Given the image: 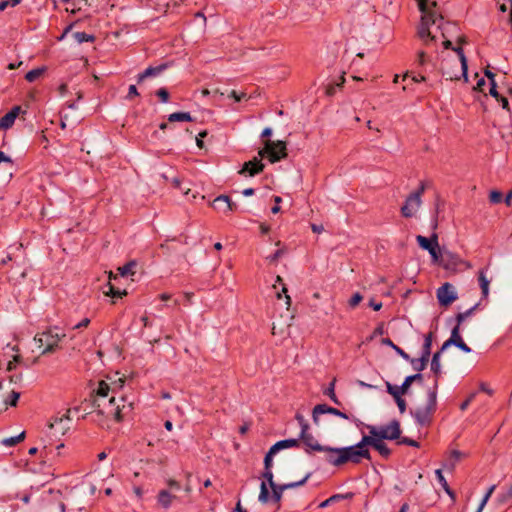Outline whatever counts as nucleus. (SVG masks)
<instances>
[{
    "label": "nucleus",
    "mask_w": 512,
    "mask_h": 512,
    "mask_svg": "<svg viewBox=\"0 0 512 512\" xmlns=\"http://www.w3.org/2000/svg\"><path fill=\"white\" fill-rule=\"evenodd\" d=\"M363 443H366L367 447L368 446L373 447L384 458H388L391 454V450L385 444L384 440H380L379 438H375V437L369 436V435H364Z\"/></svg>",
    "instance_id": "nucleus-19"
},
{
    "label": "nucleus",
    "mask_w": 512,
    "mask_h": 512,
    "mask_svg": "<svg viewBox=\"0 0 512 512\" xmlns=\"http://www.w3.org/2000/svg\"><path fill=\"white\" fill-rule=\"evenodd\" d=\"M73 23L66 25V35H69L70 38L76 44H81L83 42H94L95 36L92 34H87L85 32H75L72 31Z\"/></svg>",
    "instance_id": "nucleus-23"
},
{
    "label": "nucleus",
    "mask_w": 512,
    "mask_h": 512,
    "mask_svg": "<svg viewBox=\"0 0 512 512\" xmlns=\"http://www.w3.org/2000/svg\"><path fill=\"white\" fill-rule=\"evenodd\" d=\"M310 477V474L308 473L303 479H301L300 481H296V482H291V483H286V484H281L284 488V490H287V489H292V488H296V487H299V486H302L306 483V481L309 479Z\"/></svg>",
    "instance_id": "nucleus-46"
},
{
    "label": "nucleus",
    "mask_w": 512,
    "mask_h": 512,
    "mask_svg": "<svg viewBox=\"0 0 512 512\" xmlns=\"http://www.w3.org/2000/svg\"><path fill=\"white\" fill-rule=\"evenodd\" d=\"M452 49L455 52V55L443 60L441 67L442 74L447 80L453 81L464 78V80L467 81L468 67L463 49L461 47H453Z\"/></svg>",
    "instance_id": "nucleus-3"
},
{
    "label": "nucleus",
    "mask_w": 512,
    "mask_h": 512,
    "mask_svg": "<svg viewBox=\"0 0 512 512\" xmlns=\"http://www.w3.org/2000/svg\"><path fill=\"white\" fill-rule=\"evenodd\" d=\"M156 95L160 98L161 102L167 103L169 101V92L166 88H160L156 91Z\"/></svg>",
    "instance_id": "nucleus-51"
},
{
    "label": "nucleus",
    "mask_w": 512,
    "mask_h": 512,
    "mask_svg": "<svg viewBox=\"0 0 512 512\" xmlns=\"http://www.w3.org/2000/svg\"><path fill=\"white\" fill-rule=\"evenodd\" d=\"M489 200L492 204H498L502 201V193L497 190H492L489 194Z\"/></svg>",
    "instance_id": "nucleus-49"
},
{
    "label": "nucleus",
    "mask_w": 512,
    "mask_h": 512,
    "mask_svg": "<svg viewBox=\"0 0 512 512\" xmlns=\"http://www.w3.org/2000/svg\"><path fill=\"white\" fill-rule=\"evenodd\" d=\"M110 387L105 381H100L98 387L94 390L93 396H109Z\"/></svg>",
    "instance_id": "nucleus-39"
},
{
    "label": "nucleus",
    "mask_w": 512,
    "mask_h": 512,
    "mask_svg": "<svg viewBox=\"0 0 512 512\" xmlns=\"http://www.w3.org/2000/svg\"><path fill=\"white\" fill-rule=\"evenodd\" d=\"M437 299L441 306H449L457 299V293L452 284L446 282L437 289Z\"/></svg>",
    "instance_id": "nucleus-11"
},
{
    "label": "nucleus",
    "mask_w": 512,
    "mask_h": 512,
    "mask_svg": "<svg viewBox=\"0 0 512 512\" xmlns=\"http://www.w3.org/2000/svg\"><path fill=\"white\" fill-rule=\"evenodd\" d=\"M166 69V65H159L155 67H148L144 70V72L140 73L137 76V82L141 83L144 79L148 77H156L160 75Z\"/></svg>",
    "instance_id": "nucleus-28"
},
{
    "label": "nucleus",
    "mask_w": 512,
    "mask_h": 512,
    "mask_svg": "<svg viewBox=\"0 0 512 512\" xmlns=\"http://www.w3.org/2000/svg\"><path fill=\"white\" fill-rule=\"evenodd\" d=\"M497 101L501 104L503 109H506L509 111V102H508L507 98L501 96Z\"/></svg>",
    "instance_id": "nucleus-64"
},
{
    "label": "nucleus",
    "mask_w": 512,
    "mask_h": 512,
    "mask_svg": "<svg viewBox=\"0 0 512 512\" xmlns=\"http://www.w3.org/2000/svg\"><path fill=\"white\" fill-rule=\"evenodd\" d=\"M107 295H110L112 297H121L123 294H126V292H121L120 290L114 289L112 285H109V291L106 293Z\"/></svg>",
    "instance_id": "nucleus-58"
},
{
    "label": "nucleus",
    "mask_w": 512,
    "mask_h": 512,
    "mask_svg": "<svg viewBox=\"0 0 512 512\" xmlns=\"http://www.w3.org/2000/svg\"><path fill=\"white\" fill-rule=\"evenodd\" d=\"M122 405L116 404L115 396H93L92 404L98 410L99 414L113 417L117 422L122 421L125 416L131 412L132 404L125 403L124 398H120Z\"/></svg>",
    "instance_id": "nucleus-2"
},
{
    "label": "nucleus",
    "mask_w": 512,
    "mask_h": 512,
    "mask_svg": "<svg viewBox=\"0 0 512 512\" xmlns=\"http://www.w3.org/2000/svg\"><path fill=\"white\" fill-rule=\"evenodd\" d=\"M0 163H6L10 166L13 165L12 159L2 151H0Z\"/></svg>",
    "instance_id": "nucleus-60"
},
{
    "label": "nucleus",
    "mask_w": 512,
    "mask_h": 512,
    "mask_svg": "<svg viewBox=\"0 0 512 512\" xmlns=\"http://www.w3.org/2000/svg\"><path fill=\"white\" fill-rule=\"evenodd\" d=\"M323 414H333L335 416L341 417L343 419H349L348 415L336 408L330 407L326 404H318L313 408V421L316 425L319 423V416Z\"/></svg>",
    "instance_id": "nucleus-17"
},
{
    "label": "nucleus",
    "mask_w": 512,
    "mask_h": 512,
    "mask_svg": "<svg viewBox=\"0 0 512 512\" xmlns=\"http://www.w3.org/2000/svg\"><path fill=\"white\" fill-rule=\"evenodd\" d=\"M334 403H338L336 394L334 392V381L330 384L329 388L325 392Z\"/></svg>",
    "instance_id": "nucleus-55"
},
{
    "label": "nucleus",
    "mask_w": 512,
    "mask_h": 512,
    "mask_svg": "<svg viewBox=\"0 0 512 512\" xmlns=\"http://www.w3.org/2000/svg\"><path fill=\"white\" fill-rule=\"evenodd\" d=\"M297 446H299V439L291 438V439H285V440L278 441L271 447H272L273 452H279L282 449L292 448V447H297Z\"/></svg>",
    "instance_id": "nucleus-29"
},
{
    "label": "nucleus",
    "mask_w": 512,
    "mask_h": 512,
    "mask_svg": "<svg viewBox=\"0 0 512 512\" xmlns=\"http://www.w3.org/2000/svg\"><path fill=\"white\" fill-rule=\"evenodd\" d=\"M300 439L303 441L306 452L315 451V452H324L325 456L329 454L330 446H323L319 444V442L314 438V436L309 433V430H301Z\"/></svg>",
    "instance_id": "nucleus-12"
},
{
    "label": "nucleus",
    "mask_w": 512,
    "mask_h": 512,
    "mask_svg": "<svg viewBox=\"0 0 512 512\" xmlns=\"http://www.w3.org/2000/svg\"><path fill=\"white\" fill-rule=\"evenodd\" d=\"M212 207L223 214H228L237 210V204L232 202L231 199L226 195H220L216 197L212 202Z\"/></svg>",
    "instance_id": "nucleus-18"
},
{
    "label": "nucleus",
    "mask_w": 512,
    "mask_h": 512,
    "mask_svg": "<svg viewBox=\"0 0 512 512\" xmlns=\"http://www.w3.org/2000/svg\"><path fill=\"white\" fill-rule=\"evenodd\" d=\"M135 266L136 265L134 262H129V263L125 264L124 266L120 267L119 272L122 276L132 275V274H134L133 269Z\"/></svg>",
    "instance_id": "nucleus-45"
},
{
    "label": "nucleus",
    "mask_w": 512,
    "mask_h": 512,
    "mask_svg": "<svg viewBox=\"0 0 512 512\" xmlns=\"http://www.w3.org/2000/svg\"><path fill=\"white\" fill-rule=\"evenodd\" d=\"M479 388H480V390L482 392H485L488 395H492L493 394V390L491 388H489V386L486 383H481Z\"/></svg>",
    "instance_id": "nucleus-63"
},
{
    "label": "nucleus",
    "mask_w": 512,
    "mask_h": 512,
    "mask_svg": "<svg viewBox=\"0 0 512 512\" xmlns=\"http://www.w3.org/2000/svg\"><path fill=\"white\" fill-rule=\"evenodd\" d=\"M193 118L189 112H175L168 116L169 122H190Z\"/></svg>",
    "instance_id": "nucleus-34"
},
{
    "label": "nucleus",
    "mask_w": 512,
    "mask_h": 512,
    "mask_svg": "<svg viewBox=\"0 0 512 512\" xmlns=\"http://www.w3.org/2000/svg\"><path fill=\"white\" fill-rule=\"evenodd\" d=\"M416 241L418 245L426 251H430L434 247L438 246V236L437 234H432L430 238L424 237L422 235H418L416 237Z\"/></svg>",
    "instance_id": "nucleus-27"
},
{
    "label": "nucleus",
    "mask_w": 512,
    "mask_h": 512,
    "mask_svg": "<svg viewBox=\"0 0 512 512\" xmlns=\"http://www.w3.org/2000/svg\"><path fill=\"white\" fill-rule=\"evenodd\" d=\"M20 111V106H14L8 113H6L0 119V130H7L11 128L14 125L16 118L20 114Z\"/></svg>",
    "instance_id": "nucleus-24"
},
{
    "label": "nucleus",
    "mask_w": 512,
    "mask_h": 512,
    "mask_svg": "<svg viewBox=\"0 0 512 512\" xmlns=\"http://www.w3.org/2000/svg\"><path fill=\"white\" fill-rule=\"evenodd\" d=\"M287 292H288V290H287L286 286L283 285L281 292L276 293V297H277V299H281L282 295L284 294L286 306H287V308H289L291 305V298L287 294Z\"/></svg>",
    "instance_id": "nucleus-50"
},
{
    "label": "nucleus",
    "mask_w": 512,
    "mask_h": 512,
    "mask_svg": "<svg viewBox=\"0 0 512 512\" xmlns=\"http://www.w3.org/2000/svg\"><path fill=\"white\" fill-rule=\"evenodd\" d=\"M287 252V249L285 247H282V248H279L275 251V253H273L272 255L268 256L266 259L271 262V263H275L278 261V259L280 257H282L283 255H285Z\"/></svg>",
    "instance_id": "nucleus-44"
},
{
    "label": "nucleus",
    "mask_w": 512,
    "mask_h": 512,
    "mask_svg": "<svg viewBox=\"0 0 512 512\" xmlns=\"http://www.w3.org/2000/svg\"><path fill=\"white\" fill-rule=\"evenodd\" d=\"M451 345H454V346L458 347L459 349H461L465 353L471 352L470 347H468L467 344L463 341V339H462V337L460 335V328L458 326H455L452 329L451 336H450L449 339H447L443 343V345L441 347V351H445Z\"/></svg>",
    "instance_id": "nucleus-14"
},
{
    "label": "nucleus",
    "mask_w": 512,
    "mask_h": 512,
    "mask_svg": "<svg viewBox=\"0 0 512 512\" xmlns=\"http://www.w3.org/2000/svg\"><path fill=\"white\" fill-rule=\"evenodd\" d=\"M262 477L266 481L261 482L258 500L262 504H266L270 500V494L268 491L267 483L270 487L274 486L276 483L274 482V474H273L272 470H264Z\"/></svg>",
    "instance_id": "nucleus-15"
},
{
    "label": "nucleus",
    "mask_w": 512,
    "mask_h": 512,
    "mask_svg": "<svg viewBox=\"0 0 512 512\" xmlns=\"http://www.w3.org/2000/svg\"><path fill=\"white\" fill-rule=\"evenodd\" d=\"M395 400L400 413H404L406 411V401L402 398V395L397 393H389Z\"/></svg>",
    "instance_id": "nucleus-42"
},
{
    "label": "nucleus",
    "mask_w": 512,
    "mask_h": 512,
    "mask_svg": "<svg viewBox=\"0 0 512 512\" xmlns=\"http://www.w3.org/2000/svg\"><path fill=\"white\" fill-rule=\"evenodd\" d=\"M25 431H22L19 435L4 438L1 440V444L6 447H13L25 439Z\"/></svg>",
    "instance_id": "nucleus-35"
},
{
    "label": "nucleus",
    "mask_w": 512,
    "mask_h": 512,
    "mask_svg": "<svg viewBox=\"0 0 512 512\" xmlns=\"http://www.w3.org/2000/svg\"><path fill=\"white\" fill-rule=\"evenodd\" d=\"M418 8L421 11V21L417 28V35H419L426 43L434 40L437 35L429 29L430 21L436 24L438 15L433 10L437 7L435 0H417Z\"/></svg>",
    "instance_id": "nucleus-4"
},
{
    "label": "nucleus",
    "mask_w": 512,
    "mask_h": 512,
    "mask_svg": "<svg viewBox=\"0 0 512 512\" xmlns=\"http://www.w3.org/2000/svg\"><path fill=\"white\" fill-rule=\"evenodd\" d=\"M475 396H476V393L470 394L469 397L460 405V409L462 411H465L468 408V406L470 405V403L473 401Z\"/></svg>",
    "instance_id": "nucleus-57"
},
{
    "label": "nucleus",
    "mask_w": 512,
    "mask_h": 512,
    "mask_svg": "<svg viewBox=\"0 0 512 512\" xmlns=\"http://www.w3.org/2000/svg\"><path fill=\"white\" fill-rule=\"evenodd\" d=\"M363 297L360 293H355L349 300V306L351 308H355L361 301Z\"/></svg>",
    "instance_id": "nucleus-52"
},
{
    "label": "nucleus",
    "mask_w": 512,
    "mask_h": 512,
    "mask_svg": "<svg viewBox=\"0 0 512 512\" xmlns=\"http://www.w3.org/2000/svg\"><path fill=\"white\" fill-rule=\"evenodd\" d=\"M44 72H45L44 67H39V68L33 69V70L27 72V74L25 75V79L28 82H34L37 79H39L43 75Z\"/></svg>",
    "instance_id": "nucleus-38"
},
{
    "label": "nucleus",
    "mask_w": 512,
    "mask_h": 512,
    "mask_svg": "<svg viewBox=\"0 0 512 512\" xmlns=\"http://www.w3.org/2000/svg\"><path fill=\"white\" fill-rule=\"evenodd\" d=\"M166 484L169 487L168 490H170V491L171 490L178 491L181 488L180 483L178 481H176L175 479H172V478L168 479L166 481Z\"/></svg>",
    "instance_id": "nucleus-53"
},
{
    "label": "nucleus",
    "mask_w": 512,
    "mask_h": 512,
    "mask_svg": "<svg viewBox=\"0 0 512 512\" xmlns=\"http://www.w3.org/2000/svg\"><path fill=\"white\" fill-rule=\"evenodd\" d=\"M428 252L432 258V262L440 265V261H441V257H442V249L439 247V245L434 247L433 249H431Z\"/></svg>",
    "instance_id": "nucleus-41"
},
{
    "label": "nucleus",
    "mask_w": 512,
    "mask_h": 512,
    "mask_svg": "<svg viewBox=\"0 0 512 512\" xmlns=\"http://www.w3.org/2000/svg\"><path fill=\"white\" fill-rule=\"evenodd\" d=\"M64 435V424L62 418H56L53 422L49 423L47 436L50 440H60Z\"/></svg>",
    "instance_id": "nucleus-22"
},
{
    "label": "nucleus",
    "mask_w": 512,
    "mask_h": 512,
    "mask_svg": "<svg viewBox=\"0 0 512 512\" xmlns=\"http://www.w3.org/2000/svg\"><path fill=\"white\" fill-rule=\"evenodd\" d=\"M436 478L441 485V487L444 489V491L450 496V498L454 501L456 496L454 491L449 487L441 469H437L435 471Z\"/></svg>",
    "instance_id": "nucleus-30"
},
{
    "label": "nucleus",
    "mask_w": 512,
    "mask_h": 512,
    "mask_svg": "<svg viewBox=\"0 0 512 512\" xmlns=\"http://www.w3.org/2000/svg\"><path fill=\"white\" fill-rule=\"evenodd\" d=\"M295 418L298 421V423L301 427V430H304V431L309 430V424L307 423V421L305 420L303 415L296 414Z\"/></svg>",
    "instance_id": "nucleus-54"
},
{
    "label": "nucleus",
    "mask_w": 512,
    "mask_h": 512,
    "mask_svg": "<svg viewBox=\"0 0 512 512\" xmlns=\"http://www.w3.org/2000/svg\"><path fill=\"white\" fill-rule=\"evenodd\" d=\"M422 204V199L419 198V194H410L406 200L404 205L401 207V214L405 218L413 217L417 211L419 210Z\"/></svg>",
    "instance_id": "nucleus-13"
},
{
    "label": "nucleus",
    "mask_w": 512,
    "mask_h": 512,
    "mask_svg": "<svg viewBox=\"0 0 512 512\" xmlns=\"http://www.w3.org/2000/svg\"><path fill=\"white\" fill-rule=\"evenodd\" d=\"M89 323H90V319L85 317L78 323H73L71 320H69V322L66 323V326L69 325L72 330H75V329L87 327L89 325Z\"/></svg>",
    "instance_id": "nucleus-47"
},
{
    "label": "nucleus",
    "mask_w": 512,
    "mask_h": 512,
    "mask_svg": "<svg viewBox=\"0 0 512 512\" xmlns=\"http://www.w3.org/2000/svg\"><path fill=\"white\" fill-rule=\"evenodd\" d=\"M369 436L379 438L380 440H396L401 435L400 422L392 420L390 423L381 426L367 425Z\"/></svg>",
    "instance_id": "nucleus-6"
},
{
    "label": "nucleus",
    "mask_w": 512,
    "mask_h": 512,
    "mask_svg": "<svg viewBox=\"0 0 512 512\" xmlns=\"http://www.w3.org/2000/svg\"><path fill=\"white\" fill-rule=\"evenodd\" d=\"M443 351H441V349L439 351H437L433 357H432V361H431V370L433 371V373L435 374L436 378L435 380L437 379V381L439 382V376L442 372L441 370V363H440V357H441V353Z\"/></svg>",
    "instance_id": "nucleus-33"
},
{
    "label": "nucleus",
    "mask_w": 512,
    "mask_h": 512,
    "mask_svg": "<svg viewBox=\"0 0 512 512\" xmlns=\"http://www.w3.org/2000/svg\"><path fill=\"white\" fill-rule=\"evenodd\" d=\"M229 97L233 98L236 102H240L242 99H245L246 98V94L241 92V93H238L236 92L235 90H232L230 92V95Z\"/></svg>",
    "instance_id": "nucleus-56"
},
{
    "label": "nucleus",
    "mask_w": 512,
    "mask_h": 512,
    "mask_svg": "<svg viewBox=\"0 0 512 512\" xmlns=\"http://www.w3.org/2000/svg\"><path fill=\"white\" fill-rule=\"evenodd\" d=\"M87 5V0H66V13L74 14L76 11H81Z\"/></svg>",
    "instance_id": "nucleus-31"
},
{
    "label": "nucleus",
    "mask_w": 512,
    "mask_h": 512,
    "mask_svg": "<svg viewBox=\"0 0 512 512\" xmlns=\"http://www.w3.org/2000/svg\"><path fill=\"white\" fill-rule=\"evenodd\" d=\"M417 380H422V374L417 373L414 375L407 376L402 385L400 386L392 385L390 382H386L387 392L404 395L408 392L411 384Z\"/></svg>",
    "instance_id": "nucleus-16"
},
{
    "label": "nucleus",
    "mask_w": 512,
    "mask_h": 512,
    "mask_svg": "<svg viewBox=\"0 0 512 512\" xmlns=\"http://www.w3.org/2000/svg\"><path fill=\"white\" fill-rule=\"evenodd\" d=\"M497 501L499 504L512 503V484L498 494Z\"/></svg>",
    "instance_id": "nucleus-36"
},
{
    "label": "nucleus",
    "mask_w": 512,
    "mask_h": 512,
    "mask_svg": "<svg viewBox=\"0 0 512 512\" xmlns=\"http://www.w3.org/2000/svg\"><path fill=\"white\" fill-rule=\"evenodd\" d=\"M440 266H442L445 270L452 271L457 270L461 266H463L466 269H470L472 267V265L469 262L463 260L458 254L446 248H442Z\"/></svg>",
    "instance_id": "nucleus-9"
},
{
    "label": "nucleus",
    "mask_w": 512,
    "mask_h": 512,
    "mask_svg": "<svg viewBox=\"0 0 512 512\" xmlns=\"http://www.w3.org/2000/svg\"><path fill=\"white\" fill-rule=\"evenodd\" d=\"M177 499V496L172 494L168 489H162L157 494V503L163 509H169L172 506L173 501Z\"/></svg>",
    "instance_id": "nucleus-26"
},
{
    "label": "nucleus",
    "mask_w": 512,
    "mask_h": 512,
    "mask_svg": "<svg viewBox=\"0 0 512 512\" xmlns=\"http://www.w3.org/2000/svg\"><path fill=\"white\" fill-rule=\"evenodd\" d=\"M489 93L491 96H493L496 100H498L501 95L499 94V92L497 91V85L496 83H492L490 84V90H489Z\"/></svg>",
    "instance_id": "nucleus-59"
},
{
    "label": "nucleus",
    "mask_w": 512,
    "mask_h": 512,
    "mask_svg": "<svg viewBox=\"0 0 512 512\" xmlns=\"http://www.w3.org/2000/svg\"><path fill=\"white\" fill-rule=\"evenodd\" d=\"M433 10H434V11L437 13V15H438V21H437V23H436V24H432V22L430 21V23H429V29H430L431 31H433V32L437 35V37H436L434 40L430 41L429 43H426V42H425V41H424V40H423L419 35H418V37L423 41L424 45L429 46V45H431L432 43H434V42H435V41H436V40L441 36L442 38H444V40H443V46H444V48H445V49L452 48V42H451L450 40L446 39V36H445V33H444L443 17H442V15L438 12L437 7H436V8H433Z\"/></svg>",
    "instance_id": "nucleus-10"
},
{
    "label": "nucleus",
    "mask_w": 512,
    "mask_h": 512,
    "mask_svg": "<svg viewBox=\"0 0 512 512\" xmlns=\"http://www.w3.org/2000/svg\"><path fill=\"white\" fill-rule=\"evenodd\" d=\"M35 344L42 354L50 352L54 347L58 346L60 342V335L58 332L48 330L34 337Z\"/></svg>",
    "instance_id": "nucleus-8"
},
{
    "label": "nucleus",
    "mask_w": 512,
    "mask_h": 512,
    "mask_svg": "<svg viewBox=\"0 0 512 512\" xmlns=\"http://www.w3.org/2000/svg\"><path fill=\"white\" fill-rule=\"evenodd\" d=\"M19 397H20V393L17 392V391H12L8 398L6 399L5 403L10 405V406H16L17 405V402L19 400Z\"/></svg>",
    "instance_id": "nucleus-48"
},
{
    "label": "nucleus",
    "mask_w": 512,
    "mask_h": 512,
    "mask_svg": "<svg viewBox=\"0 0 512 512\" xmlns=\"http://www.w3.org/2000/svg\"><path fill=\"white\" fill-rule=\"evenodd\" d=\"M264 164L258 157H254L252 160L247 161L243 164L241 170L239 171L242 175H248L253 177L264 170Z\"/></svg>",
    "instance_id": "nucleus-20"
},
{
    "label": "nucleus",
    "mask_w": 512,
    "mask_h": 512,
    "mask_svg": "<svg viewBox=\"0 0 512 512\" xmlns=\"http://www.w3.org/2000/svg\"><path fill=\"white\" fill-rule=\"evenodd\" d=\"M478 304H475L473 307H471L470 309H468L467 311L465 312H461L459 314H457L456 316V321H457V324L456 326H458L460 328V325L469 317L472 315V313L474 312V310L477 308Z\"/></svg>",
    "instance_id": "nucleus-40"
},
{
    "label": "nucleus",
    "mask_w": 512,
    "mask_h": 512,
    "mask_svg": "<svg viewBox=\"0 0 512 512\" xmlns=\"http://www.w3.org/2000/svg\"><path fill=\"white\" fill-rule=\"evenodd\" d=\"M90 407V402L85 400L80 406H74L68 408L66 410V419H72L76 417L77 419L83 418L85 415L91 413L88 409Z\"/></svg>",
    "instance_id": "nucleus-25"
},
{
    "label": "nucleus",
    "mask_w": 512,
    "mask_h": 512,
    "mask_svg": "<svg viewBox=\"0 0 512 512\" xmlns=\"http://www.w3.org/2000/svg\"><path fill=\"white\" fill-rule=\"evenodd\" d=\"M287 148L284 141L265 140L264 147L259 150L258 155L262 158L267 155L271 163H276L287 157Z\"/></svg>",
    "instance_id": "nucleus-7"
},
{
    "label": "nucleus",
    "mask_w": 512,
    "mask_h": 512,
    "mask_svg": "<svg viewBox=\"0 0 512 512\" xmlns=\"http://www.w3.org/2000/svg\"><path fill=\"white\" fill-rule=\"evenodd\" d=\"M478 281L482 295L484 298H486L489 294L490 280L486 277L485 271L483 269L478 272Z\"/></svg>",
    "instance_id": "nucleus-32"
},
{
    "label": "nucleus",
    "mask_w": 512,
    "mask_h": 512,
    "mask_svg": "<svg viewBox=\"0 0 512 512\" xmlns=\"http://www.w3.org/2000/svg\"><path fill=\"white\" fill-rule=\"evenodd\" d=\"M362 459H371L370 451L363 443V438L355 445L329 449V454L325 456V460L335 466L339 467L346 463L359 464Z\"/></svg>",
    "instance_id": "nucleus-1"
},
{
    "label": "nucleus",
    "mask_w": 512,
    "mask_h": 512,
    "mask_svg": "<svg viewBox=\"0 0 512 512\" xmlns=\"http://www.w3.org/2000/svg\"><path fill=\"white\" fill-rule=\"evenodd\" d=\"M276 453L277 452L272 451V447L269 449V451L267 452V454L264 457V470H272L273 456Z\"/></svg>",
    "instance_id": "nucleus-43"
},
{
    "label": "nucleus",
    "mask_w": 512,
    "mask_h": 512,
    "mask_svg": "<svg viewBox=\"0 0 512 512\" xmlns=\"http://www.w3.org/2000/svg\"><path fill=\"white\" fill-rule=\"evenodd\" d=\"M437 390L438 381L436 379L434 381L433 388L429 389L427 393L426 403L410 411L417 425L421 427H428L432 424L434 414L437 410Z\"/></svg>",
    "instance_id": "nucleus-5"
},
{
    "label": "nucleus",
    "mask_w": 512,
    "mask_h": 512,
    "mask_svg": "<svg viewBox=\"0 0 512 512\" xmlns=\"http://www.w3.org/2000/svg\"><path fill=\"white\" fill-rule=\"evenodd\" d=\"M393 350H394L398 355H400L403 359H405V360H410L409 355H408L404 350H402L400 347H398L397 345H396V346H393Z\"/></svg>",
    "instance_id": "nucleus-61"
},
{
    "label": "nucleus",
    "mask_w": 512,
    "mask_h": 512,
    "mask_svg": "<svg viewBox=\"0 0 512 512\" xmlns=\"http://www.w3.org/2000/svg\"><path fill=\"white\" fill-rule=\"evenodd\" d=\"M270 488L272 490L271 499L275 503L279 504L282 499L283 492L285 491L283 486L281 484H275L274 486H272Z\"/></svg>",
    "instance_id": "nucleus-37"
},
{
    "label": "nucleus",
    "mask_w": 512,
    "mask_h": 512,
    "mask_svg": "<svg viewBox=\"0 0 512 512\" xmlns=\"http://www.w3.org/2000/svg\"><path fill=\"white\" fill-rule=\"evenodd\" d=\"M138 95H139V93H138V90H137L136 86L135 85H130L129 89H128L127 98L131 99L132 97L138 96Z\"/></svg>",
    "instance_id": "nucleus-62"
},
{
    "label": "nucleus",
    "mask_w": 512,
    "mask_h": 512,
    "mask_svg": "<svg viewBox=\"0 0 512 512\" xmlns=\"http://www.w3.org/2000/svg\"><path fill=\"white\" fill-rule=\"evenodd\" d=\"M431 347H432V333H428L424 338V344H423L421 357L419 359L411 360V363L420 362V367H417L418 371H422L426 367V365L429 361L430 354H431Z\"/></svg>",
    "instance_id": "nucleus-21"
}]
</instances>
